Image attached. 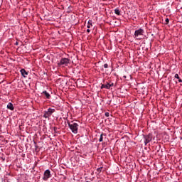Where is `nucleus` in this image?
<instances>
[{
  "label": "nucleus",
  "instance_id": "obj_6",
  "mask_svg": "<svg viewBox=\"0 0 182 182\" xmlns=\"http://www.w3.org/2000/svg\"><path fill=\"white\" fill-rule=\"evenodd\" d=\"M52 177V175L50 174V170L47 169L44 171L43 176V180L44 181H48L49 178Z\"/></svg>",
  "mask_w": 182,
  "mask_h": 182
},
{
  "label": "nucleus",
  "instance_id": "obj_24",
  "mask_svg": "<svg viewBox=\"0 0 182 182\" xmlns=\"http://www.w3.org/2000/svg\"><path fill=\"white\" fill-rule=\"evenodd\" d=\"M35 147H36V150H38V146H35Z\"/></svg>",
  "mask_w": 182,
  "mask_h": 182
},
{
  "label": "nucleus",
  "instance_id": "obj_20",
  "mask_svg": "<svg viewBox=\"0 0 182 182\" xmlns=\"http://www.w3.org/2000/svg\"><path fill=\"white\" fill-rule=\"evenodd\" d=\"M174 77H175L176 79H180V76H178V74H176L175 76H174Z\"/></svg>",
  "mask_w": 182,
  "mask_h": 182
},
{
  "label": "nucleus",
  "instance_id": "obj_8",
  "mask_svg": "<svg viewBox=\"0 0 182 182\" xmlns=\"http://www.w3.org/2000/svg\"><path fill=\"white\" fill-rule=\"evenodd\" d=\"M21 73V75L23 77H26V75H28V72H26V70L25 69H21L20 70Z\"/></svg>",
  "mask_w": 182,
  "mask_h": 182
},
{
  "label": "nucleus",
  "instance_id": "obj_22",
  "mask_svg": "<svg viewBox=\"0 0 182 182\" xmlns=\"http://www.w3.org/2000/svg\"><path fill=\"white\" fill-rule=\"evenodd\" d=\"M178 80L179 83H181V82H182L181 79L179 78V79H178Z\"/></svg>",
  "mask_w": 182,
  "mask_h": 182
},
{
  "label": "nucleus",
  "instance_id": "obj_23",
  "mask_svg": "<svg viewBox=\"0 0 182 182\" xmlns=\"http://www.w3.org/2000/svg\"><path fill=\"white\" fill-rule=\"evenodd\" d=\"M87 32L89 33V32H90V29H87Z\"/></svg>",
  "mask_w": 182,
  "mask_h": 182
},
{
  "label": "nucleus",
  "instance_id": "obj_1",
  "mask_svg": "<svg viewBox=\"0 0 182 182\" xmlns=\"http://www.w3.org/2000/svg\"><path fill=\"white\" fill-rule=\"evenodd\" d=\"M144 35V30L139 28L135 31L134 34V38L135 39H137L138 41H140L143 39Z\"/></svg>",
  "mask_w": 182,
  "mask_h": 182
},
{
  "label": "nucleus",
  "instance_id": "obj_18",
  "mask_svg": "<svg viewBox=\"0 0 182 182\" xmlns=\"http://www.w3.org/2000/svg\"><path fill=\"white\" fill-rule=\"evenodd\" d=\"M105 116H106V117H109L110 116V114L109 112H105Z\"/></svg>",
  "mask_w": 182,
  "mask_h": 182
},
{
  "label": "nucleus",
  "instance_id": "obj_9",
  "mask_svg": "<svg viewBox=\"0 0 182 182\" xmlns=\"http://www.w3.org/2000/svg\"><path fill=\"white\" fill-rule=\"evenodd\" d=\"M42 95H44V96L46 97V99H50V94H49L46 90L43 91Z\"/></svg>",
  "mask_w": 182,
  "mask_h": 182
},
{
  "label": "nucleus",
  "instance_id": "obj_12",
  "mask_svg": "<svg viewBox=\"0 0 182 182\" xmlns=\"http://www.w3.org/2000/svg\"><path fill=\"white\" fill-rule=\"evenodd\" d=\"M103 136H106V134H101L100 139H99V141L100 143H102V141H103Z\"/></svg>",
  "mask_w": 182,
  "mask_h": 182
},
{
  "label": "nucleus",
  "instance_id": "obj_15",
  "mask_svg": "<svg viewBox=\"0 0 182 182\" xmlns=\"http://www.w3.org/2000/svg\"><path fill=\"white\" fill-rule=\"evenodd\" d=\"M165 24L166 25H168V22H170V20L168 19V18H166V19H165Z\"/></svg>",
  "mask_w": 182,
  "mask_h": 182
},
{
  "label": "nucleus",
  "instance_id": "obj_13",
  "mask_svg": "<svg viewBox=\"0 0 182 182\" xmlns=\"http://www.w3.org/2000/svg\"><path fill=\"white\" fill-rule=\"evenodd\" d=\"M114 14L116 15H120V10L119 9H114Z\"/></svg>",
  "mask_w": 182,
  "mask_h": 182
},
{
  "label": "nucleus",
  "instance_id": "obj_10",
  "mask_svg": "<svg viewBox=\"0 0 182 182\" xmlns=\"http://www.w3.org/2000/svg\"><path fill=\"white\" fill-rule=\"evenodd\" d=\"M7 109H9V110H14V104H12L11 102H9L7 105Z\"/></svg>",
  "mask_w": 182,
  "mask_h": 182
},
{
  "label": "nucleus",
  "instance_id": "obj_2",
  "mask_svg": "<svg viewBox=\"0 0 182 182\" xmlns=\"http://www.w3.org/2000/svg\"><path fill=\"white\" fill-rule=\"evenodd\" d=\"M143 139L145 146H147L153 140V134H143Z\"/></svg>",
  "mask_w": 182,
  "mask_h": 182
},
{
  "label": "nucleus",
  "instance_id": "obj_11",
  "mask_svg": "<svg viewBox=\"0 0 182 182\" xmlns=\"http://www.w3.org/2000/svg\"><path fill=\"white\" fill-rule=\"evenodd\" d=\"M92 23H92V20H89L87 25V28H88V29H90V28H92V26H93Z\"/></svg>",
  "mask_w": 182,
  "mask_h": 182
},
{
  "label": "nucleus",
  "instance_id": "obj_4",
  "mask_svg": "<svg viewBox=\"0 0 182 182\" xmlns=\"http://www.w3.org/2000/svg\"><path fill=\"white\" fill-rule=\"evenodd\" d=\"M68 127L74 134H77V127H79V124H77V123H68Z\"/></svg>",
  "mask_w": 182,
  "mask_h": 182
},
{
  "label": "nucleus",
  "instance_id": "obj_7",
  "mask_svg": "<svg viewBox=\"0 0 182 182\" xmlns=\"http://www.w3.org/2000/svg\"><path fill=\"white\" fill-rule=\"evenodd\" d=\"M113 86H114V83L113 82H106L105 84V89H110V87H113Z\"/></svg>",
  "mask_w": 182,
  "mask_h": 182
},
{
  "label": "nucleus",
  "instance_id": "obj_17",
  "mask_svg": "<svg viewBox=\"0 0 182 182\" xmlns=\"http://www.w3.org/2000/svg\"><path fill=\"white\" fill-rule=\"evenodd\" d=\"M105 69H107L109 68V65L107 63L104 64Z\"/></svg>",
  "mask_w": 182,
  "mask_h": 182
},
{
  "label": "nucleus",
  "instance_id": "obj_25",
  "mask_svg": "<svg viewBox=\"0 0 182 182\" xmlns=\"http://www.w3.org/2000/svg\"><path fill=\"white\" fill-rule=\"evenodd\" d=\"M124 77H126V76H124Z\"/></svg>",
  "mask_w": 182,
  "mask_h": 182
},
{
  "label": "nucleus",
  "instance_id": "obj_5",
  "mask_svg": "<svg viewBox=\"0 0 182 182\" xmlns=\"http://www.w3.org/2000/svg\"><path fill=\"white\" fill-rule=\"evenodd\" d=\"M70 60L66 58H61L60 61H58V66H68Z\"/></svg>",
  "mask_w": 182,
  "mask_h": 182
},
{
  "label": "nucleus",
  "instance_id": "obj_16",
  "mask_svg": "<svg viewBox=\"0 0 182 182\" xmlns=\"http://www.w3.org/2000/svg\"><path fill=\"white\" fill-rule=\"evenodd\" d=\"M102 168H103V167L97 168V171H98V173H102Z\"/></svg>",
  "mask_w": 182,
  "mask_h": 182
},
{
  "label": "nucleus",
  "instance_id": "obj_19",
  "mask_svg": "<svg viewBox=\"0 0 182 182\" xmlns=\"http://www.w3.org/2000/svg\"><path fill=\"white\" fill-rule=\"evenodd\" d=\"M101 89H106V85H105V84H102V85H101Z\"/></svg>",
  "mask_w": 182,
  "mask_h": 182
},
{
  "label": "nucleus",
  "instance_id": "obj_14",
  "mask_svg": "<svg viewBox=\"0 0 182 182\" xmlns=\"http://www.w3.org/2000/svg\"><path fill=\"white\" fill-rule=\"evenodd\" d=\"M161 148V146L160 145H158L156 146V150L159 152V151H160Z\"/></svg>",
  "mask_w": 182,
  "mask_h": 182
},
{
  "label": "nucleus",
  "instance_id": "obj_3",
  "mask_svg": "<svg viewBox=\"0 0 182 182\" xmlns=\"http://www.w3.org/2000/svg\"><path fill=\"white\" fill-rule=\"evenodd\" d=\"M56 110L53 108H48L47 111H44L43 117L45 119H48V117H50L53 113H55Z\"/></svg>",
  "mask_w": 182,
  "mask_h": 182
},
{
  "label": "nucleus",
  "instance_id": "obj_21",
  "mask_svg": "<svg viewBox=\"0 0 182 182\" xmlns=\"http://www.w3.org/2000/svg\"><path fill=\"white\" fill-rule=\"evenodd\" d=\"M53 130L55 133H57L58 127H54Z\"/></svg>",
  "mask_w": 182,
  "mask_h": 182
}]
</instances>
